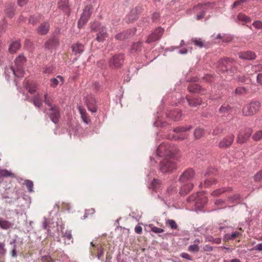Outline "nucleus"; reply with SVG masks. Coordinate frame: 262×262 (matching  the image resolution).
<instances>
[{
	"label": "nucleus",
	"mask_w": 262,
	"mask_h": 262,
	"mask_svg": "<svg viewBox=\"0 0 262 262\" xmlns=\"http://www.w3.org/2000/svg\"><path fill=\"white\" fill-rule=\"evenodd\" d=\"M26 61V58L23 55H19L16 58L14 66L11 67V70L16 77H21L24 75L23 66Z\"/></svg>",
	"instance_id": "f257e3e1"
},
{
	"label": "nucleus",
	"mask_w": 262,
	"mask_h": 262,
	"mask_svg": "<svg viewBox=\"0 0 262 262\" xmlns=\"http://www.w3.org/2000/svg\"><path fill=\"white\" fill-rule=\"evenodd\" d=\"M91 29L92 31L97 32L96 40L99 42H103L108 36L106 28L98 22H94L92 24Z\"/></svg>",
	"instance_id": "f03ea898"
},
{
	"label": "nucleus",
	"mask_w": 262,
	"mask_h": 262,
	"mask_svg": "<svg viewBox=\"0 0 262 262\" xmlns=\"http://www.w3.org/2000/svg\"><path fill=\"white\" fill-rule=\"evenodd\" d=\"M260 107L258 101H252L246 105L243 108V114L245 116H250L256 114Z\"/></svg>",
	"instance_id": "7ed1b4c3"
},
{
	"label": "nucleus",
	"mask_w": 262,
	"mask_h": 262,
	"mask_svg": "<svg viewBox=\"0 0 262 262\" xmlns=\"http://www.w3.org/2000/svg\"><path fill=\"white\" fill-rule=\"evenodd\" d=\"M176 168V164L172 158L165 159L161 163V170L162 172H171Z\"/></svg>",
	"instance_id": "20e7f679"
},
{
	"label": "nucleus",
	"mask_w": 262,
	"mask_h": 262,
	"mask_svg": "<svg viewBox=\"0 0 262 262\" xmlns=\"http://www.w3.org/2000/svg\"><path fill=\"white\" fill-rule=\"evenodd\" d=\"M234 62V60L232 58H226L221 59L217 62V69L222 72H228Z\"/></svg>",
	"instance_id": "39448f33"
},
{
	"label": "nucleus",
	"mask_w": 262,
	"mask_h": 262,
	"mask_svg": "<svg viewBox=\"0 0 262 262\" xmlns=\"http://www.w3.org/2000/svg\"><path fill=\"white\" fill-rule=\"evenodd\" d=\"M157 152L160 156H172L173 154V149L167 143L160 144L157 148Z\"/></svg>",
	"instance_id": "423d86ee"
},
{
	"label": "nucleus",
	"mask_w": 262,
	"mask_h": 262,
	"mask_svg": "<svg viewBox=\"0 0 262 262\" xmlns=\"http://www.w3.org/2000/svg\"><path fill=\"white\" fill-rule=\"evenodd\" d=\"M92 7L91 6H87L83 10V13L78 21L79 28L82 27L88 21L90 17L92 12Z\"/></svg>",
	"instance_id": "0eeeda50"
},
{
	"label": "nucleus",
	"mask_w": 262,
	"mask_h": 262,
	"mask_svg": "<svg viewBox=\"0 0 262 262\" xmlns=\"http://www.w3.org/2000/svg\"><path fill=\"white\" fill-rule=\"evenodd\" d=\"M164 31V29L161 27L156 28L152 33L148 36L146 42L149 43L158 40L162 37Z\"/></svg>",
	"instance_id": "6e6552de"
},
{
	"label": "nucleus",
	"mask_w": 262,
	"mask_h": 262,
	"mask_svg": "<svg viewBox=\"0 0 262 262\" xmlns=\"http://www.w3.org/2000/svg\"><path fill=\"white\" fill-rule=\"evenodd\" d=\"M200 193L196 195H192L188 198V201H195V204L198 207H202L207 201V199L205 196L199 195Z\"/></svg>",
	"instance_id": "1a4fd4ad"
},
{
	"label": "nucleus",
	"mask_w": 262,
	"mask_h": 262,
	"mask_svg": "<svg viewBox=\"0 0 262 262\" xmlns=\"http://www.w3.org/2000/svg\"><path fill=\"white\" fill-rule=\"evenodd\" d=\"M251 135V130L246 129L241 130L237 137V142L240 144L246 142Z\"/></svg>",
	"instance_id": "9d476101"
},
{
	"label": "nucleus",
	"mask_w": 262,
	"mask_h": 262,
	"mask_svg": "<svg viewBox=\"0 0 262 262\" xmlns=\"http://www.w3.org/2000/svg\"><path fill=\"white\" fill-rule=\"evenodd\" d=\"M124 60L123 55H118L114 56L109 61L110 67L112 68H120Z\"/></svg>",
	"instance_id": "9b49d317"
},
{
	"label": "nucleus",
	"mask_w": 262,
	"mask_h": 262,
	"mask_svg": "<svg viewBox=\"0 0 262 262\" xmlns=\"http://www.w3.org/2000/svg\"><path fill=\"white\" fill-rule=\"evenodd\" d=\"M194 171L192 169H188L184 171L181 175L179 181L182 183L190 182V181L193 178Z\"/></svg>",
	"instance_id": "f8f14e48"
},
{
	"label": "nucleus",
	"mask_w": 262,
	"mask_h": 262,
	"mask_svg": "<svg viewBox=\"0 0 262 262\" xmlns=\"http://www.w3.org/2000/svg\"><path fill=\"white\" fill-rule=\"evenodd\" d=\"M91 246L93 247L91 249V253L93 256L95 255V253L97 252V257L100 259L101 257L103 255L104 250L103 246L101 244H98L95 245L93 242L91 243Z\"/></svg>",
	"instance_id": "ddd939ff"
},
{
	"label": "nucleus",
	"mask_w": 262,
	"mask_h": 262,
	"mask_svg": "<svg viewBox=\"0 0 262 262\" xmlns=\"http://www.w3.org/2000/svg\"><path fill=\"white\" fill-rule=\"evenodd\" d=\"M234 139V136L230 134L224 138L219 143V147L221 148H226L230 147Z\"/></svg>",
	"instance_id": "4468645a"
},
{
	"label": "nucleus",
	"mask_w": 262,
	"mask_h": 262,
	"mask_svg": "<svg viewBox=\"0 0 262 262\" xmlns=\"http://www.w3.org/2000/svg\"><path fill=\"white\" fill-rule=\"evenodd\" d=\"M49 113L52 121L55 123L58 122L60 117L58 108L56 106H53L49 109Z\"/></svg>",
	"instance_id": "2eb2a0df"
},
{
	"label": "nucleus",
	"mask_w": 262,
	"mask_h": 262,
	"mask_svg": "<svg viewBox=\"0 0 262 262\" xmlns=\"http://www.w3.org/2000/svg\"><path fill=\"white\" fill-rule=\"evenodd\" d=\"M134 30H126L116 35L115 39L116 40H122L129 38L130 36L134 34Z\"/></svg>",
	"instance_id": "dca6fc26"
},
{
	"label": "nucleus",
	"mask_w": 262,
	"mask_h": 262,
	"mask_svg": "<svg viewBox=\"0 0 262 262\" xmlns=\"http://www.w3.org/2000/svg\"><path fill=\"white\" fill-rule=\"evenodd\" d=\"M183 184L182 185L181 187L180 193L182 195H185L192 189L193 185L191 182H188Z\"/></svg>",
	"instance_id": "f3484780"
},
{
	"label": "nucleus",
	"mask_w": 262,
	"mask_h": 262,
	"mask_svg": "<svg viewBox=\"0 0 262 262\" xmlns=\"http://www.w3.org/2000/svg\"><path fill=\"white\" fill-rule=\"evenodd\" d=\"M50 24L48 22L42 23L37 29V33L40 35L46 34L49 30Z\"/></svg>",
	"instance_id": "a211bd4d"
},
{
	"label": "nucleus",
	"mask_w": 262,
	"mask_h": 262,
	"mask_svg": "<svg viewBox=\"0 0 262 262\" xmlns=\"http://www.w3.org/2000/svg\"><path fill=\"white\" fill-rule=\"evenodd\" d=\"M189 92L192 93H199L204 94L205 90L201 88V86L196 83H190L188 86Z\"/></svg>",
	"instance_id": "6ab92c4d"
},
{
	"label": "nucleus",
	"mask_w": 262,
	"mask_h": 262,
	"mask_svg": "<svg viewBox=\"0 0 262 262\" xmlns=\"http://www.w3.org/2000/svg\"><path fill=\"white\" fill-rule=\"evenodd\" d=\"M238 55L240 58L247 60H252L256 57L255 54L252 51L241 52Z\"/></svg>",
	"instance_id": "aec40b11"
},
{
	"label": "nucleus",
	"mask_w": 262,
	"mask_h": 262,
	"mask_svg": "<svg viewBox=\"0 0 262 262\" xmlns=\"http://www.w3.org/2000/svg\"><path fill=\"white\" fill-rule=\"evenodd\" d=\"M64 82V78L60 76L50 79V86L52 88H56L58 84H62Z\"/></svg>",
	"instance_id": "412c9836"
},
{
	"label": "nucleus",
	"mask_w": 262,
	"mask_h": 262,
	"mask_svg": "<svg viewBox=\"0 0 262 262\" xmlns=\"http://www.w3.org/2000/svg\"><path fill=\"white\" fill-rule=\"evenodd\" d=\"M73 52L75 55L82 53L84 50V46L83 44L77 42L72 46Z\"/></svg>",
	"instance_id": "4be33fe9"
},
{
	"label": "nucleus",
	"mask_w": 262,
	"mask_h": 262,
	"mask_svg": "<svg viewBox=\"0 0 262 262\" xmlns=\"http://www.w3.org/2000/svg\"><path fill=\"white\" fill-rule=\"evenodd\" d=\"M59 42L57 38H51L46 42L45 48L49 49L55 48L59 45Z\"/></svg>",
	"instance_id": "5701e85b"
},
{
	"label": "nucleus",
	"mask_w": 262,
	"mask_h": 262,
	"mask_svg": "<svg viewBox=\"0 0 262 262\" xmlns=\"http://www.w3.org/2000/svg\"><path fill=\"white\" fill-rule=\"evenodd\" d=\"M186 99L189 105L191 107H196L201 105L202 103V100L200 98H189L188 97H186Z\"/></svg>",
	"instance_id": "b1692460"
},
{
	"label": "nucleus",
	"mask_w": 262,
	"mask_h": 262,
	"mask_svg": "<svg viewBox=\"0 0 262 262\" xmlns=\"http://www.w3.org/2000/svg\"><path fill=\"white\" fill-rule=\"evenodd\" d=\"M168 116L174 121H178L181 119L182 114L180 110H174L170 111L168 114Z\"/></svg>",
	"instance_id": "393cba45"
},
{
	"label": "nucleus",
	"mask_w": 262,
	"mask_h": 262,
	"mask_svg": "<svg viewBox=\"0 0 262 262\" xmlns=\"http://www.w3.org/2000/svg\"><path fill=\"white\" fill-rule=\"evenodd\" d=\"M13 226V223L9 221L5 220L2 217H0V227L4 229L7 230L12 228Z\"/></svg>",
	"instance_id": "a878e982"
},
{
	"label": "nucleus",
	"mask_w": 262,
	"mask_h": 262,
	"mask_svg": "<svg viewBox=\"0 0 262 262\" xmlns=\"http://www.w3.org/2000/svg\"><path fill=\"white\" fill-rule=\"evenodd\" d=\"M15 178V174L7 169H0V178Z\"/></svg>",
	"instance_id": "bb28decb"
},
{
	"label": "nucleus",
	"mask_w": 262,
	"mask_h": 262,
	"mask_svg": "<svg viewBox=\"0 0 262 262\" xmlns=\"http://www.w3.org/2000/svg\"><path fill=\"white\" fill-rule=\"evenodd\" d=\"M231 188H222L216 189L211 193V195L213 196H218L223 193L231 191Z\"/></svg>",
	"instance_id": "cd10ccee"
},
{
	"label": "nucleus",
	"mask_w": 262,
	"mask_h": 262,
	"mask_svg": "<svg viewBox=\"0 0 262 262\" xmlns=\"http://www.w3.org/2000/svg\"><path fill=\"white\" fill-rule=\"evenodd\" d=\"M33 103L36 107H41L42 104L41 100V95L39 94L35 95L33 99Z\"/></svg>",
	"instance_id": "c85d7f7f"
},
{
	"label": "nucleus",
	"mask_w": 262,
	"mask_h": 262,
	"mask_svg": "<svg viewBox=\"0 0 262 262\" xmlns=\"http://www.w3.org/2000/svg\"><path fill=\"white\" fill-rule=\"evenodd\" d=\"M20 45L18 41H14L10 44L9 51L11 53H14L19 49Z\"/></svg>",
	"instance_id": "c756f323"
},
{
	"label": "nucleus",
	"mask_w": 262,
	"mask_h": 262,
	"mask_svg": "<svg viewBox=\"0 0 262 262\" xmlns=\"http://www.w3.org/2000/svg\"><path fill=\"white\" fill-rule=\"evenodd\" d=\"M79 111L81 115V117L83 122L86 124H88L90 120L86 115V111L81 106L79 107Z\"/></svg>",
	"instance_id": "7c9ffc66"
},
{
	"label": "nucleus",
	"mask_w": 262,
	"mask_h": 262,
	"mask_svg": "<svg viewBox=\"0 0 262 262\" xmlns=\"http://www.w3.org/2000/svg\"><path fill=\"white\" fill-rule=\"evenodd\" d=\"M231 110V107L228 104H223L220 108L219 111L221 114H226L229 113Z\"/></svg>",
	"instance_id": "2f4dec72"
},
{
	"label": "nucleus",
	"mask_w": 262,
	"mask_h": 262,
	"mask_svg": "<svg viewBox=\"0 0 262 262\" xmlns=\"http://www.w3.org/2000/svg\"><path fill=\"white\" fill-rule=\"evenodd\" d=\"M95 102V101L93 99H91V100H86V103L89 110L93 113L97 111V108L94 105Z\"/></svg>",
	"instance_id": "473e14b6"
},
{
	"label": "nucleus",
	"mask_w": 262,
	"mask_h": 262,
	"mask_svg": "<svg viewBox=\"0 0 262 262\" xmlns=\"http://www.w3.org/2000/svg\"><path fill=\"white\" fill-rule=\"evenodd\" d=\"M192 42H193L196 46H198L200 48L205 47H206L205 42L202 40L201 38H192L191 40Z\"/></svg>",
	"instance_id": "72a5a7b5"
},
{
	"label": "nucleus",
	"mask_w": 262,
	"mask_h": 262,
	"mask_svg": "<svg viewBox=\"0 0 262 262\" xmlns=\"http://www.w3.org/2000/svg\"><path fill=\"white\" fill-rule=\"evenodd\" d=\"M160 183L158 180L154 179L151 183L149 188L153 191H157L160 188Z\"/></svg>",
	"instance_id": "f704fd0d"
},
{
	"label": "nucleus",
	"mask_w": 262,
	"mask_h": 262,
	"mask_svg": "<svg viewBox=\"0 0 262 262\" xmlns=\"http://www.w3.org/2000/svg\"><path fill=\"white\" fill-rule=\"evenodd\" d=\"M238 20L243 22L244 23H249L251 21V18L243 13L238 14L237 16Z\"/></svg>",
	"instance_id": "c9c22d12"
},
{
	"label": "nucleus",
	"mask_w": 262,
	"mask_h": 262,
	"mask_svg": "<svg viewBox=\"0 0 262 262\" xmlns=\"http://www.w3.org/2000/svg\"><path fill=\"white\" fill-rule=\"evenodd\" d=\"M191 128V126H181V127H178L174 128L173 130L176 133H183L186 132L187 130H189Z\"/></svg>",
	"instance_id": "e433bc0d"
},
{
	"label": "nucleus",
	"mask_w": 262,
	"mask_h": 262,
	"mask_svg": "<svg viewBox=\"0 0 262 262\" xmlns=\"http://www.w3.org/2000/svg\"><path fill=\"white\" fill-rule=\"evenodd\" d=\"M252 139L254 141H258L262 139V130L256 131L252 136Z\"/></svg>",
	"instance_id": "4c0bfd02"
},
{
	"label": "nucleus",
	"mask_w": 262,
	"mask_h": 262,
	"mask_svg": "<svg viewBox=\"0 0 262 262\" xmlns=\"http://www.w3.org/2000/svg\"><path fill=\"white\" fill-rule=\"evenodd\" d=\"M204 134V130L201 128H197L194 132V135L196 139H200Z\"/></svg>",
	"instance_id": "58836bf2"
},
{
	"label": "nucleus",
	"mask_w": 262,
	"mask_h": 262,
	"mask_svg": "<svg viewBox=\"0 0 262 262\" xmlns=\"http://www.w3.org/2000/svg\"><path fill=\"white\" fill-rule=\"evenodd\" d=\"M63 237L65 240H68L67 242L65 241V244H70V242H72V235L71 234V231H67L63 235Z\"/></svg>",
	"instance_id": "ea45409f"
},
{
	"label": "nucleus",
	"mask_w": 262,
	"mask_h": 262,
	"mask_svg": "<svg viewBox=\"0 0 262 262\" xmlns=\"http://www.w3.org/2000/svg\"><path fill=\"white\" fill-rule=\"evenodd\" d=\"M166 225L168 226L172 229H176L178 228L177 223L173 220L168 219L166 222Z\"/></svg>",
	"instance_id": "a19ab883"
},
{
	"label": "nucleus",
	"mask_w": 262,
	"mask_h": 262,
	"mask_svg": "<svg viewBox=\"0 0 262 262\" xmlns=\"http://www.w3.org/2000/svg\"><path fill=\"white\" fill-rule=\"evenodd\" d=\"M240 200V196L238 194H234L232 196L228 197V201L230 203H237Z\"/></svg>",
	"instance_id": "79ce46f5"
},
{
	"label": "nucleus",
	"mask_w": 262,
	"mask_h": 262,
	"mask_svg": "<svg viewBox=\"0 0 262 262\" xmlns=\"http://www.w3.org/2000/svg\"><path fill=\"white\" fill-rule=\"evenodd\" d=\"M215 183V180L214 178H210L205 180L204 185L205 187H208Z\"/></svg>",
	"instance_id": "37998d69"
},
{
	"label": "nucleus",
	"mask_w": 262,
	"mask_h": 262,
	"mask_svg": "<svg viewBox=\"0 0 262 262\" xmlns=\"http://www.w3.org/2000/svg\"><path fill=\"white\" fill-rule=\"evenodd\" d=\"M214 204L218 208H224L225 207V202L221 199L216 200Z\"/></svg>",
	"instance_id": "c03bdc74"
},
{
	"label": "nucleus",
	"mask_w": 262,
	"mask_h": 262,
	"mask_svg": "<svg viewBox=\"0 0 262 262\" xmlns=\"http://www.w3.org/2000/svg\"><path fill=\"white\" fill-rule=\"evenodd\" d=\"M25 184L29 192H32L33 191V183L32 181L28 180H26L25 181Z\"/></svg>",
	"instance_id": "a18cd8bd"
},
{
	"label": "nucleus",
	"mask_w": 262,
	"mask_h": 262,
	"mask_svg": "<svg viewBox=\"0 0 262 262\" xmlns=\"http://www.w3.org/2000/svg\"><path fill=\"white\" fill-rule=\"evenodd\" d=\"M45 97V103L47 104L48 106H50L51 107H53L52 103V99L49 97H48V95L47 94H45L44 95Z\"/></svg>",
	"instance_id": "49530a36"
},
{
	"label": "nucleus",
	"mask_w": 262,
	"mask_h": 262,
	"mask_svg": "<svg viewBox=\"0 0 262 262\" xmlns=\"http://www.w3.org/2000/svg\"><path fill=\"white\" fill-rule=\"evenodd\" d=\"M127 17L129 21H132L135 20L137 18L136 12L134 10H132L130 13L127 15Z\"/></svg>",
	"instance_id": "de8ad7c7"
},
{
	"label": "nucleus",
	"mask_w": 262,
	"mask_h": 262,
	"mask_svg": "<svg viewBox=\"0 0 262 262\" xmlns=\"http://www.w3.org/2000/svg\"><path fill=\"white\" fill-rule=\"evenodd\" d=\"M55 68L53 66H47L43 68V73L46 74H51L53 72Z\"/></svg>",
	"instance_id": "09e8293b"
},
{
	"label": "nucleus",
	"mask_w": 262,
	"mask_h": 262,
	"mask_svg": "<svg viewBox=\"0 0 262 262\" xmlns=\"http://www.w3.org/2000/svg\"><path fill=\"white\" fill-rule=\"evenodd\" d=\"M200 250L199 246L196 244L190 245L188 247V251L192 252H198Z\"/></svg>",
	"instance_id": "8fccbe9b"
},
{
	"label": "nucleus",
	"mask_w": 262,
	"mask_h": 262,
	"mask_svg": "<svg viewBox=\"0 0 262 262\" xmlns=\"http://www.w3.org/2000/svg\"><path fill=\"white\" fill-rule=\"evenodd\" d=\"M247 92V90L244 87H238L235 90V94L236 95H241Z\"/></svg>",
	"instance_id": "3c124183"
},
{
	"label": "nucleus",
	"mask_w": 262,
	"mask_h": 262,
	"mask_svg": "<svg viewBox=\"0 0 262 262\" xmlns=\"http://www.w3.org/2000/svg\"><path fill=\"white\" fill-rule=\"evenodd\" d=\"M142 46V42H137L134 43L132 46V50H135V51H138L140 50Z\"/></svg>",
	"instance_id": "603ef678"
},
{
	"label": "nucleus",
	"mask_w": 262,
	"mask_h": 262,
	"mask_svg": "<svg viewBox=\"0 0 262 262\" xmlns=\"http://www.w3.org/2000/svg\"><path fill=\"white\" fill-rule=\"evenodd\" d=\"M13 5H10V9H8V7L6 9L5 11L7 13V15L9 17H12L13 15Z\"/></svg>",
	"instance_id": "864d4df0"
},
{
	"label": "nucleus",
	"mask_w": 262,
	"mask_h": 262,
	"mask_svg": "<svg viewBox=\"0 0 262 262\" xmlns=\"http://www.w3.org/2000/svg\"><path fill=\"white\" fill-rule=\"evenodd\" d=\"M254 180L256 182H259L262 180V170L258 172L254 176Z\"/></svg>",
	"instance_id": "5fc2aeb1"
},
{
	"label": "nucleus",
	"mask_w": 262,
	"mask_h": 262,
	"mask_svg": "<svg viewBox=\"0 0 262 262\" xmlns=\"http://www.w3.org/2000/svg\"><path fill=\"white\" fill-rule=\"evenodd\" d=\"M41 260L42 262H54L51 256L48 255L42 256Z\"/></svg>",
	"instance_id": "6e6d98bb"
},
{
	"label": "nucleus",
	"mask_w": 262,
	"mask_h": 262,
	"mask_svg": "<svg viewBox=\"0 0 262 262\" xmlns=\"http://www.w3.org/2000/svg\"><path fill=\"white\" fill-rule=\"evenodd\" d=\"M252 68L253 71L255 72L262 71V64L253 66Z\"/></svg>",
	"instance_id": "4d7b16f0"
},
{
	"label": "nucleus",
	"mask_w": 262,
	"mask_h": 262,
	"mask_svg": "<svg viewBox=\"0 0 262 262\" xmlns=\"http://www.w3.org/2000/svg\"><path fill=\"white\" fill-rule=\"evenodd\" d=\"M151 231L156 233H161L164 232V230L157 227H153L151 228Z\"/></svg>",
	"instance_id": "13d9d810"
},
{
	"label": "nucleus",
	"mask_w": 262,
	"mask_h": 262,
	"mask_svg": "<svg viewBox=\"0 0 262 262\" xmlns=\"http://www.w3.org/2000/svg\"><path fill=\"white\" fill-rule=\"evenodd\" d=\"M241 236H242V233L238 231H235L231 234V236L232 239H234Z\"/></svg>",
	"instance_id": "bf43d9fd"
},
{
	"label": "nucleus",
	"mask_w": 262,
	"mask_h": 262,
	"mask_svg": "<svg viewBox=\"0 0 262 262\" xmlns=\"http://www.w3.org/2000/svg\"><path fill=\"white\" fill-rule=\"evenodd\" d=\"M253 26L257 29H262V22L260 21H255L253 23Z\"/></svg>",
	"instance_id": "052dcab7"
},
{
	"label": "nucleus",
	"mask_w": 262,
	"mask_h": 262,
	"mask_svg": "<svg viewBox=\"0 0 262 262\" xmlns=\"http://www.w3.org/2000/svg\"><path fill=\"white\" fill-rule=\"evenodd\" d=\"M247 77L245 75L238 76L237 77V80L241 82H244L246 81Z\"/></svg>",
	"instance_id": "680f3d73"
},
{
	"label": "nucleus",
	"mask_w": 262,
	"mask_h": 262,
	"mask_svg": "<svg viewBox=\"0 0 262 262\" xmlns=\"http://www.w3.org/2000/svg\"><path fill=\"white\" fill-rule=\"evenodd\" d=\"M204 15H205V11L203 10H202V11L200 13H198L196 15V19L197 20H200L204 17Z\"/></svg>",
	"instance_id": "e2e57ef3"
},
{
	"label": "nucleus",
	"mask_w": 262,
	"mask_h": 262,
	"mask_svg": "<svg viewBox=\"0 0 262 262\" xmlns=\"http://www.w3.org/2000/svg\"><path fill=\"white\" fill-rule=\"evenodd\" d=\"M245 2H246V0H239L235 1L232 6V8H235L237 6L241 5Z\"/></svg>",
	"instance_id": "0e129e2a"
},
{
	"label": "nucleus",
	"mask_w": 262,
	"mask_h": 262,
	"mask_svg": "<svg viewBox=\"0 0 262 262\" xmlns=\"http://www.w3.org/2000/svg\"><path fill=\"white\" fill-rule=\"evenodd\" d=\"M203 250L205 251L210 252L213 250V248L209 245H206L203 247Z\"/></svg>",
	"instance_id": "69168bd1"
},
{
	"label": "nucleus",
	"mask_w": 262,
	"mask_h": 262,
	"mask_svg": "<svg viewBox=\"0 0 262 262\" xmlns=\"http://www.w3.org/2000/svg\"><path fill=\"white\" fill-rule=\"evenodd\" d=\"M135 231L137 234H141L142 232V228L140 226H136L135 228Z\"/></svg>",
	"instance_id": "338daca9"
},
{
	"label": "nucleus",
	"mask_w": 262,
	"mask_h": 262,
	"mask_svg": "<svg viewBox=\"0 0 262 262\" xmlns=\"http://www.w3.org/2000/svg\"><path fill=\"white\" fill-rule=\"evenodd\" d=\"M257 82L262 85V73L258 74L257 76Z\"/></svg>",
	"instance_id": "774afa93"
}]
</instances>
